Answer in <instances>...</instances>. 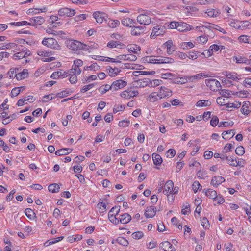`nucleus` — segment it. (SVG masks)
<instances>
[{"instance_id":"f257e3e1","label":"nucleus","mask_w":251,"mask_h":251,"mask_svg":"<svg viewBox=\"0 0 251 251\" xmlns=\"http://www.w3.org/2000/svg\"><path fill=\"white\" fill-rule=\"evenodd\" d=\"M67 47L75 51L87 50V45L77 40H70L67 41Z\"/></svg>"},{"instance_id":"f03ea898","label":"nucleus","mask_w":251,"mask_h":251,"mask_svg":"<svg viewBox=\"0 0 251 251\" xmlns=\"http://www.w3.org/2000/svg\"><path fill=\"white\" fill-rule=\"evenodd\" d=\"M42 43L44 46L51 49L57 50H61V47L57 41L53 38H44Z\"/></svg>"},{"instance_id":"7ed1b4c3","label":"nucleus","mask_w":251,"mask_h":251,"mask_svg":"<svg viewBox=\"0 0 251 251\" xmlns=\"http://www.w3.org/2000/svg\"><path fill=\"white\" fill-rule=\"evenodd\" d=\"M120 210L119 206H115L112 208L108 213V217L109 220L115 225L119 223V219L116 217V216L119 213Z\"/></svg>"},{"instance_id":"20e7f679","label":"nucleus","mask_w":251,"mask_h":251,"mask_svg":"<svg viewBox=\"0 0 251 251\" xmlns=\"http://www.w3.org/2000/svg\"><path fill=\"white\" fill-rule=\"evenodd\" d=\"M205 83L209 89L213 91H217L219 87H221V84L217 80L213 78L207 79Z\"/></svg>"},{"instance_id":"39448f33","label":"nucleus","mask_w":251,"mask_h":251,"mask_svg":"<svg viewBox=\"0 0 251 251\" xmlns=\"http://www.w3.org/2000/svg\"><path fill=\"white\" fill-rule=\"evenodd\" d=\"M58 14L60 16L72 17L75 15V12L74 9L63 7L58 10Z\"/></svg>"},{"instance_id":"423d86ee","label":"nucleus","mask_w":251,"mask_h":251,"mask_svg":"<svg viewBox=\"0 0 251 251\" xmlns=\"http://www.w3.org/2000/svg\"><path fill=\"white\" fill-rule=\"evenodd\" d=\"M137 21L140 24L144 25H148L151 22V18L145 14L138 15L137 17Z\"/></svg>"},{"instance_id":"0eeeda50","label":"nucleus","mask_w":251,"mask_h":251,"mask_svg":"<svg viewBox=\"0 0 251 251\" xmlns=\"http://www.w3.org/2000/svg\"><path fill=\"white\" fill-rule=\"evenodd\" d=\"M93 17L99 24H101L105 20L108 16L105 13L100 11H96L93 14Z\"/></svg>"},{"instance_id":"6e6552de","label":"nucleus","mask_w":251,"mask_h":251,"mask_svg":"<svg viewBox=\"0 0 251 251\" xmlns=\"http://www.w3.org/2000/svg\"><path fill=\"white\" fill-rule=\"evenodd\" d=\"M172 91L165 86H161L160 88L159 92L158 93V95L160 99L170 97L172 96Z\"/></svg>"},{"instance_id":"1a4fd4ad","label":"nucleus","mask_w":251,"mask_h":251,"mask_svg":"<svg viewBox=\"0 0 251 251\" xmlns=\"http://www.w3.org/2000/svg\"><path fill=\"white\" fill-rule=\"evenodd\" d=\"M165 28L164 26L157 25L153 27L152 33L151 34V37L154 38L155 37L164 34L165 32Z\"/></svg>"},{"instance_id":"9d476101","label":"nucleus","mask_w":251,"mask_h":251,"mask_svg":"<svg viewBox=\"0 0 251 251\" xmlns=\"http://www.w3.org/2000/svg\"><path fill=\"white\" fill-rule=\"evenodd\" d=\"M127 85V82L121 79L114 81L111 84L112 90L116 91L124 88Z\"/></svg>"},{"instance_id":"9b49d317","label":"nucleus","mask_w":251,"mask_h":251,"mask_svg":"<svg viewBox=\"0 0 251 251\" xmlns=\"http://www.w3.org/2000/svg\"><path fill=\"white\" fill-rule=\"evenodd\" d=\"M29 21L32 24L31 26L36 27L43 24L45 22V19L43 17L36 16L30 18Z\"/></svg>"},{"instance_id":"f8f14e48","label":"nucleus","mask_w":251,"mask_h":251,"mask_svg":"<svg viewBox=\"0 0 251 251\" xmlns=\"http://www.w3.org/2000/svg\"><path fill=\"white\" fill-rule=\"evenodd\" d=\"M173 187V182L172 180H168L164 186L163 193L168 196L170 194H172Z\"/></svg>"},{"instance_id":"ddd939ff","label":"nucleus","mask_w":251,"mask_h":251,"mask_svg":"<svg viewBox=\"0 0 251 251\" xmlns=\"http://www.w3.org/2000/svg\"><path fill=\"white\" fill-rule=\"evenodd\" d=\"M177 30L180 32L190 30L193 28L192 25L184 22H177Z\"/></svg>"},{"instance_id":"4468645a","label":"nucleus","mask_w":251,"mask_h":251,"mask_svg":"<svg viewBox=\"0 0 251 251\" xmlns=\"http://www.w3.org/2000/svg\"><path fill=\"white\" fill-rule=\"evenodd\" d=\"M160 248L163 250L164 251H175V247L168 241L162 242L160 244Z\"/></svg>"},{"instance_id":"2eb2a0df","label":"nucleus","mask_w":251,"mask_h":251,"mask_svg":"<svg viewBox=\"0 0 251 251\" xmlns=\"http://www.w3.org/2000/svg\"><path fill=\"white\" fill-rule=\"evenodd\" d=\"M29 55L30 52L29 50L26 51L25 50H23L14 54L12 56V58L14 60H17L25 58Z\"/></svg>"},{"instance_id":"dca6fc26","label":"nucleus","mask_w":251,"mask_h":251,"mask_svg":"<svg viewBox=\"0 0 251 251\" xmlns=\"http://www.w3.org/2000/svg\"><path fill=\"white\" fill-rule=\"evenodd\" d=\"M163 45L165 48H166L167 52L169 55L172 54L175 50V47L173 46V42L171 40L166 42Z\"/></svg>"},{"instance_id":"f3484780","label":"nucleus","mask_w":251,"mask_h":251,"mask_svg":"<svg viewBox=\"0 0 251 251\" xmlns=\"http://www.w3.org/2000/svg\"><path fill=\"white\" fill-rule=\"evenodd\" d=\"M225 181V178L221 176H215L212 177L211 181V184L214 187H217Z\"/></svg>"},{"instance_id":"a211bd4d","label":"nucleus","mask_w":251,"mask_h":251,"mask_svg":"<svg viewBox=\"0 0 251 251\" xmlns=\"http://www.w3.org/2000/svg\"><path fill=\"white\" fill-rule=\"evenodd\" d=\"M156 209L154 206H150L147 208L145 216L147 218H152L156 214Z\"/></svg>"},{"instance_id":"6ab92c4d","label":"nucleus","mask_w":251,"mask_h":251,"mask_svg":"<svg viewBox=\"0 0 251 251\" xmlns=\"http://www.w3.org/2000/svg\"><path fill=\"white\" fill-rule=\"evenodd\" d=\"M17 80H21L28 77V72L27 69H23L22 71H21V69H19V71H18L17 74Z\"/></svg>"},{"instance_id":"aec40b11","label":"nucleus","mask_w":251,"mask_h":251,"mask_svg":"<svg viewBox=\"0 0 251 251\" xmlns=\"http://www.w3.org/2000/svg\"><path fill=\"white\" fill-rule=\"evenodd\" d=\"M251 109V105L249 101L244 102L243 103L242 107L241 109V112L244 115H248Z\"/></svg>"},{"instance_id":"412c9836","label":"nucleus","mask_w":251,"mask_h":251,"mask_svg":"<svg viewBox=\"0 0 251 251\" xmlns=\"http://www.w3.org/2000/svg\"><path fill=\"white\" fill-rule=\"evenodd\" d=\"M107 47L110 48H119L120 49H123L126 47V45H125L123 43H120L118 41H111L108 43Z\"/></svg>"},{"instance_id":"4be33fe9","label":"nucleus","mask_w":251,"mask_h":251,"mask_svg":"<svg viewBox=\"0 0 251 251\" xmlns=\"http://www.w3.org/2000/svg\"><path fill=\"white\" fill-rule=\"evenodd\" d=\"M133 28L131 31V34L133 36L140 35L144 32V27L132 26Z\"/></svg>"},{"instance_id":"5701e85b","label":"nucleus","mask_w":251,"mask_h":251,"mask_svg":"<svg viewBox=\"0 0 251 251\" xmlns=\"http://www.w3.org/2000/svg\"><path fill=\"white\" fill-rule=\"evenodd\" d=\"M144 60L148 63H153V64H160V57L159 56H147L144 58Z\"/></svg>"},{"instance_id":"b1692460","label":"nucleus","mask_w":251,"mask_h":251,"mask_svg":"<svg viewBox=\"0 0 251 251\" xmlns=\"http://www.w3.org/2000/svg\"><path fill=\"white\" fill-rule=\"evenodd\" d=\"M131 220V216L128 213H124L120 215L119 222L122 224H127Z\"/></svg>"},{"instance_id":"393cba45","label":"nucleus","mask_w":251,"mask_h":251,"mask_svg":"<svg viewBox=\"0 0 251 251\" xmlns=\"http://www.w3.org/2000/svg\"><path fill=\"white\" fill-rule=\"evenodd\" d=\"M227 78L232 79L234 81H238L239 79L238 77V75L235 72H228L225 71L223 73Z\"/></svg>"},{"instance_id":"a878e982","label":"nucleus","mask_w":251,"mask_h":251,"mask_svg":"<svg viewBox=\"0 0 251 251\" xmlns=\"http://www.w3.org/2000/svg\"><path fill=\"white\" fill-rule=\"evenodd\" d=\"M121 23L124 26H130L131 27L136 22L134 20L130 18H126L123 19L122 20Z\"/></svg>"},{"instance_id":"bb28decb","label":"nucleus","mask_w":251,"mask_h":251,"mask_svg":"<svg viewBox=\"0 0 251 251\" xmlns=\"http://www.w3.org/2000/svg\"><path fill=\"white\" fill-rule=\"evenodd\" d=\"M162 80L158 79L154 80H147L146 84H148V86L150 87H154L159 86L161 84Z\"/></svg>"},{"instance_id":"cd10ccee","label":"nucleus","mask_w":251,"mask_h":251,"mask_svg":"<svg viewBox=\"0 0 251 251\" xmlns=\"http://www.w3.org/2000/svg\"><path fill=\"white\" fill-rule=\"evenodd\" d=\"M152 158L153 159V163L155 165H160L162 163V159L161 156L156 153H153L152 154Z\"/></svg>"},{"instance_id":"c85d7f7f","label":"nucleus","mask_w":251,"mask_h":251,"mask_svg":"<svg viewBox=\"0 0 251 251\" xmlns=\"http://www.w3.org/2000/svg\"><path fill=\"white\" fill-rule=\"evenodd\" d=\"M235 131L234 129L224 131L222 133V137L225 139H230L234 136Z\"/></svg>"},{"instance_id":"c756f323","label":"nucleus","mask_w":251,"mask_h":251,"mask_svg":"<svg viewBox=\"0 0 251 251\" xmlns=\"http://www.w3.org/2000/svg\"><path fill=\"white\" fill-rule=\"evenodd\" d=\"M72 149L70 148H63L57 150L55 151V154L58 156H61L66 155L70 152H72Z\"/></svg>"},{"instance_id":"7c9ffc66","label":"nucleus","mask_w":251,"mask_h":251,"mask_svg":"<svg viewBox=\"0 0 251 251\" xmlns=\"http://www.w3.org/2000/svg\"><path fill=\"white\" fill-rule=\"evenodd\" d=\"M106 69L109 71V75L111 77L116 76L119 72H121V70L119 69L116 67L113 68L110 66L107 67Z\"/></svg>"},{"instance_id":"2f4dec72","label":"nucleus","mask_w":251,"mask_h":251,"mask_svg":"<svg viewBox=\"0 0 251 251\" xmlns=\"http://www.w3.org/2000/svg\"><path fill=\"white\" fill-rule=\"evenodd\" d=\"M18 46L14 43H3L1 47L2 50L15 48L16 50H19L20 48H17Z\"/></svg>"},{"instance_id":"473e14b6","label":"nucleus","mask_w":251,"mask_h":251,"mask_svg":"<svg viewBox=\"0 0 251 251\" xmlns=\"http://www.w3.org/2000/svg\"><path fill=\"white\" fill-rule=\"evenodd\" d=\"M208 16L210 17H216L219 16L220 12L219 10L214 9H209L206 11Z\"/></svg>"},{"instance_id":"72a5a7b5","label":"nucleus","mask_w":251,"mask_h":251,"mask_svg":"<svg viewBox=\"0 0 251 251\" xmlns=\"http://www.w3.org/2000/svg\"><path fill=\"white\" fill-rule=\"evenodd\" d=\"M207 76V75L202 73H200L194 75L188 76V77L189 79V82H193L194 80L195 79H200L202 77L205 78Z\"/></svg>"},{"instance_id":"f704fd0d","label":"nucleus","mask_w":251,"mask_h":251,"mask_svg":"<svg viewBox=\"0 0 251 251\" xmlns=\"http://www.w3.org/2000/svg\"><path fill=\"white\" fill-rule=\"evenodd\" d=\"M115 242H117L124 246H127L129 244L128 241L123 237H119L115 240V241H112V242L113 244H114Z\"/></svg>"},{"instance_id":"c9c22d12","label":"nucleus","mask_w":251,"mask_h":251,"mask_svg":"<svg viewBox=\"0 0 251 251\" xmlns=\"http://www.w3.org/2000/svg\"><path fill=\"white\" fill-rule=\"evenodd\" d=\"M59 189L60 187L57 183L51 184L48 187L49 191L53 193L58 192Z\"/></svg>"},{"instance_id":"e433bc0d","label":"nucleus","mask_w":251,"mask_h":251,"mask_svg":"<svg viewBox=\"0 0 251 251\" xmlns=\"http://www.w3.org/2000/svg\"><path fill=\"white\" fill-rule=\"evenodd\" d=\"M18 71H19V68H11L8 72L7 74L10 78H14L15 77L17 78Z\"/></svg>"},{"instance_id":"4c0bfd02","label":"nucleus","mask_w":251,"mask_h":251,"mask_svg":"<svg viewBox=\"0 0 251 251\" xmlns=\"http://www.w3.org/2000/svg\"><path fill=\"white\" fill-rule=\"evenodd\" d=\"M205 194L209 198L214 199L216 197L217 192L212 189H208L205 191Z\"/></svg>"},{"instance_id":"58836bf2","label":"nucleus","mask_w":251,"mask_h":251,"mask_svg":"<svg viewBox=\"0 0 251 251\" xmlns=\"http://www.w3.org/2000/svg\"><path fill=\"white\" fill-rule=\"evenodd\" d=\"M160 57V64H172L174 62V59L170 57H166L163 56Z\"/></svg>"},{"instance_id":"ea45409f","label":"nucleus","mask_w":251,"mask_h":251,"mask_svg":"<svg viewBox=\"0 0 251 251\" xmlns=\"http://www.w3.org/2000/svg\"><path fill=\"white\" fill-rule=\"evenodd\" d=\"M63 236H60L57 237V238H53L50 240H49L45 242V245L46 246H48L49 245L56 243L58 242L61 241L63 239Z\"/></svg>"},{"instance_id":"a19ab883","label":"nucleus","mask_w":251,"mask_h":251,"mask_svg":"<svg viewBox=\"0 0 251 251\" xmlns=\"http://www.w3.org/2000/svg\"><path fill=\"white\" fill-rule=\"evenodd\" d=\"M210 105L211 102L209 100H199L196 103V106L198 107L208 106Z\"/></svg>"},{"instance_id":"79ce46f5","label":"nucleus","mask_w":251,"mask_h":251,"mask_svg":"<svg viewBox=\"0 0 251 251\" xmlns=\"http://www.w3.org/2000/svg\"><path fill=\"white\" fill-rule=\"evenodd\" d=\"M194 47V45L193 43L189 42H183L180 44V48L184 50H188L189 48H192Z\"/></svg>"},{"instance_id":"37998d69","label":"nucleus","mask_w":251,"mask_h":251,"mask_svg":"<svg viewBox=\"0 0 251 251\" xmlns=\"http://www.w3.org/2000/svg\"><path fill=\"white\" fill-rule=\"evenodd\" d=\"M25 215L30 219L33 218L35 216L34 211L30 208H26L25 210Z\"/></svg>"},{"instance_id":"c03bdc74","label":"nucleus","mask_w":251,"mask_h":251,"mask_svg":"<svg viewBox=\"0 0 251 251\" xmlns=\"http://www.w3.org/2000/svg\"><path fill=\"white\" fill-rule=\"evenodd\" d=\"M20 89H25V87L22 86L13 88L11 92V97L17 96L20 93Z\"/></svg>"},{"instance_id":"a18cd8bd","label":"nucleus","mask_w":251,"mask_h":251,"mask_svg":"<svg viewBox=\"0 0 251 251\" xmlns=\"http://www.w3.org/2000/svg\"><path fill=\"white\" fill-rule=\"evenodd\" d=\"M82 239V236L81 235H75V236H71L68 237V240L71 243H73L76 241H79Z\"/></svg>"},{"instance_id":"49530a36","label":"nucleus","mask_w":251,"mask_h":251,"mask_svg":"<svg viewBox=\"0 0 251 251\" xmlns=\"http://www.w3.org/2000/svg\"><path fill=\"white\" fill-rule=\"evenodd\" d=\"M94 59L96 60H101V61H103L111 62H113V63H116L121 62L120 60H118L117 58H109V57H105L103 59H98L96 58H95Z\"/></svg>"},{"instance_id":"de8ad7c7","label":"nucleus","mask_w":251,"mask_h":251,"mask_svg":"<svg viewBox=\"0 0 251 251\" xmlns=\"http://www.w3.org/2000/svg\"><path fill=\"white\" fill-rule=\"evenodd\" d=\"M241 105V102L236 101L233 103H226V106L227 108H238L240 107Z\"/></svg>"},{"instance_id":"09e8293b","label":"nucleus","mask_w":251,"mask_h":251,"mask_svg":"<svg viewBox=\"0 0 251 251\" xmlns=\"http://www.w3.org/2000/svg\"><path fill=\"white\" fill-rule=\"evenodd\" d=\"M192 189L195 193H196L198 190L201 189V186L198 181H195L192 185Z\"/></svg>"},{"instance_id":"8fccbe9b","label":"nucleus","mask_w":251,"mask_h":251,"mask_svg":"<svg viewBox=\"0 0 251 251\" xmlns=\"http://www.w3.org/2000/svg\"><path fill=\"white\" fill-rule=\"evenodd\" d=\"M129 50L135 54H137L140 51V47L137 45H133L129 48Z\"/></svg>"},{"instance_id":"3c124183","label":"nucleus","mask_w":251,"mask_h":251,"mask_svg":"<svg viewBox=\"0 0 251 251\" xmlns=\"http://www.w3.org/2000/svg\"><path fill=\"white\" fill-rule=\"evenodd\" d=\"M70 91L69 90H64L56 94V97H58L60 98H63L67 97L69 94L70 93Z\"/></svg>"},{"instance_id":"603ef678","label":"nucleus","mask_w":251,"mask_h":251,"mask_svg":"<svg viewBox=\"0 0 251 251\" xmlns=\"http://www.w3.org/2000/svg\"><path fill=\"white\" fill-rule=\"evenodd\" d=\"M229 25L231 27L235 29H239L241 28L240 22L235 20H232Z\"/></svg>"},{"instance_id":"864d4df0","label":"nucleus","mask_w":251,"mask_h":251,"mask_svg":"<svg viewBox=\"0 0 251 251\" xmlns=\"http://www.w3.org/2000/svg\"><path fill=\"white\" fill-rule=\"evenodd\" d=\"M109 90H112V87L111 85L108 84H105L99 88V91L101 94H104Z\"/></svg>"},{"instance_id":"5fc2aeb1","label":"nucleus","mask_w":251,"mask_h":251,"mask_svg":"<svg viewBox=\"0 0 251 251\" xmlns=\"http://www.w3.org/2000/svg\"><path fill=\"white\" fill-rule=\"evenodd\" d=\"M219 123V119L216 116H212L210 120V125L212 126H216Z\"/></svg>"},{"instance_id":"6e6d98bb","label":"nucleus","mask_w":251,"mask_h":251,"mask_svg":"<svg viewBox=\"0 0 251 251\" xmlns=\"http://www.w3.org/2000/svg\"><path fill=\"white\" fill-rule=\"evenodd\" d=\"M228 164L231 166L236 167L239 165V162L237 161L236 159L233 156H231V159L228 161Z\"/></svg>"},{"instance_id":"4d7b16f0","label":"nucleus","mask_w":251,"mask_h":251,"mask_svg":"<svg viewBox=\"0 0 251 251\" xmlns=\"http://www.w3.org/2000/svg\"><path fill=\"white\" fill-rule=\"evenodd\" d=\"M201 224L205 229L208 228L209 226V222L206 218L203 217L201 220Z\"/></svg>"},{"instance_id":"13d9d810","label":"nucleus","mask_w":251,"mask_h":251,"mask_svg":"<svg viewBox=\"0 0 251 251\" xmlns=\"http://www.w3.org/2000/svg\"><path fill=\"white\" fill-rule=\"evenodd\" d=\"M132 237L135 239H140L143 237L144 234L142 231H137L132 234Z\"/></svg>"},{"instance_id":"bf43d9fd","label":"nucleus","mask_w":251,"mask_h":251,"mask_svg":"<svg viewBox=\"0 0 251 251\" xmlns=\"http://www.w3.org/2000/svg\"><path fill=\"white\" fill-rule=\"evenodd\" d=\"M98 207L100 210V213H104L106 210V205L102 202H99L98 204Z\"/></svg>"},{"instance_id":"052dcab7","label":"nucleus","mask_w":251,"mask_h":251,"mask_svg":"<svg viewBox=\"0 0 251 251\" xmlns=\"http://www.w3.org/2000/svg\"><path fill=\"white\" fill-rule=\"evenodd\" d=\"M176 82L178 84H184L187 82H190L188 76H185L183 77H180Z\"/></svg>"},{"instance_id":"680f3d73","label":"nucleus","mask_w":251,"mask_h":251,"mask_svg":"<svg viewBox=\"0 0 251 251\" xmlns=\"http://www.w3.org/2000/svg\"><path fill=\"white\" fill-rule=\"evenodd\" d=\"M95 86V83H91L87 85H85L83 87V88L81 89V92H85L93 88Z\"/></svg>"},{"instance_id":"e2e57ef3","label":"nucleus","mask_w":251,"mask_h":251,"mask_svg":"<svg viewBox=\"0 0 251 251\" xmlns=\"http://www.w3.org/2000/svg\"><path fill=\"white\" fill-rule=\"evenodd\" d=\"M56 97V96H53L52 94H49L47 95H45L43 97V99L42 100L43 102H47L49 100H51L54 98H55Z\"/></svg>"},{"instance_id":"0e129e2a","label":"nucleus","mask_w":251,"mask_h":251,"mask_svg":"<svg viewBox=\"0 0 251 251\" xmlns=\"http://www.w3.org/2000/svg\"><path fill=\"white\" fill-rule=\"evenodd\" d=\"M235 153L238 155H242L245 153L244 148L243 146H239L235 150Z\"/></svg>"},{"instance_id":"69168bd1","label":"nucleus","mask_w":251,"mask_h":251,"mask_svg":"<svg viewBox=\"0 0 251 251\" xmlns=\"http://www.w3.org/2000/svg\"><path fill=\"white\" fill-rule=\"evenodd\" d=\"M249 94L248 91H240L236 92V95L239 97L245 98L248 96Z\"/></svg>"},{"instance_id":"338daca9","label":"nucleus","mask_w":251,"mask_h":251,"mask_svg":"<svg viewBox=\"0 0 251 251\" xmlns=\"http://www.w3.org/2000/svg\"><path fill=\"white\" fill-rule=\"evenodd\" d=\"M223 49L222 46H218L216 44H213L210 46V50H212L213 52H216L218 51L220 49Z\"/></svg>"},{"instance_id":"774afa93","label":"nucleus","mask_w":251,"mask_h":251,"mask_svg":"<svg viewBox=\"0 0 251 251\" xmlns=\"http://www.w3.org/2000/svg\"><path fill=\"white\" fill-rule=\"evenodd\" d=\"M61 75V71L54 72L51 74L50 77L53 79H56L60 77Z\"/></svg>"}]
</instances>
